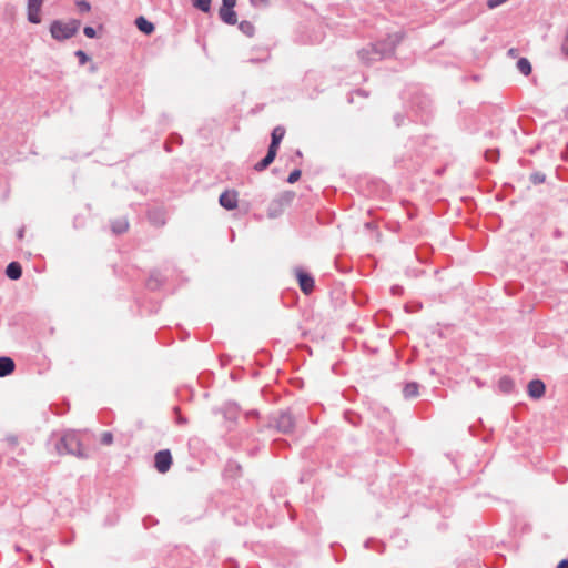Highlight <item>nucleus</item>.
<instances>
[{
	"label": "nucleus",
	"instance_id": "nucleus-18",
	"mask_svg": "<svg viewBox=\"0 0 568 568\" xmlns=\"http://www.w3.org/2000/svg\"><path fill=\"white\" fill-rule=\"evenodd\" d=\"M517 70L524 74V75H529L531 73V64L529 62V60L527 58H520L518 61H517Z\"/></svg>",
	"mask_w": 568,
	"mask_h": 568
},
{
	"label": "nucleus",
	"instance_id": "nucleus-21",
	"mask_svg": "<svg viewBox=\"0 0 568 568\" xmlns=\"http://www.w3.org/2000/svg\"><path fill=\"white\" fill-rule=\"evenodd\" d=\"M211 1L212 0H192V4L194 8L203 12H209L211 9Z\"/></svg>",
	"mask_w": 568,
	"mask_h": 568
},
{
	"label": "nucleus",
	"instance_id": "nucleus-30",
	"mask_svg": "<svg viewBox=\"0 0 568 568\" xmlns=\"http://www.w3.org/2000/svg\"><path fill=\"white\" fill-rule=\"evenodd\" d=\"M149 287L154 290L159 286V282L158 281H153V278L151 277L149 283H148Z\"/></svg>",
	"mask_w": 568,
	"mask_h": 568
},
{
	"label": "nucleus",
	"instance_id": "nucleus-14",
	"mask_svg": "<svg viewBox=\"0 0 568 568\" xmlns=\"http://www.w3.org/2000/svg\"><path fill=\"white\" fill-rule=\"evenodd\" d=\"M135 26L145 34H151L154 31V24L146 20L144 17L136 18Z\"/></svg>",
	"mask_w": 568,
	"mask_h": 568
},
{
	"label": "nucleus",
	"instance_id": "nucleus-9",
	"mask_svg": "<svg viewBox=\"0 0 568 568\" xmlns=\"http://www.w3.org/2000/svg\"><path fill=\"white\" fill-rule=\"evenodd\" d=\"M16 368L14 361L9 356H0V377L9 376Z\"/></svg>",
	"mask_w": 568,
	"mask_h": 568
},
{
	"label": "nucleus",
	"instance_id": "nucleus-20",
	"mask_svg": "<svg viewBox=\"0 0 568 568\" xmlns=\"http://www.w3.org/2000/svg\"><path fill=\"white\" fill-rule=\"evenodd\" d=\"M239 29L247 37H252L255 31L253 23L246 20L240 22Z\"/></svg>",
	"mask_w": 568,
	"mask_h": 568
},
{
	"label": "nucleus",
	"instance_id": "nucleus-39",
	"mask_svg": "<svg viewBox=\"0 0 568 568\" xmlns=\"http://www.w3.org/2000/svg\"><path fill=\"white\" fill-rule=\"evenodd\" d=\"M566 116L568 118V106H567V110H566Z\"/></svg>",
	"mask_w": 568,
	"mask_h": 568
},
{
	"label": "nucleus",
	"instance_id": "nucleus-28",
	"mask_svg": "<svg viewBox=\"0 0 568 568\" xmlns=\"http://www.w3.org/2000/svg\"><path fill=\"white\" fill-rule=\"evenodd\" d=\"M83 33L88 37V38H94L97 36V31L93 27H84L83 29Z\"/></svg>",
	"mask_w": 568,
	"mask_h": 568
},
{
	"label": "nucleus",
	"instance_id": "nucleus-17",
	"mask_svg": "<svg viewBox=\"0 0 568 568\" xmlns=\"http://www.w3.org/2000/svg\"><path fill=\"white\" fill-rule=\"evenodd\" d=\"M68 440H69L68 439V435H64L55 444L57 452L60 455H64V454H70L71 453V447L69 446V442Z\"/></svg>",
	"mask_w": 568,
	"mask_h": 568
},
{
	"label": "nucleus",
	"instance_id": "nucleus-5",
	"mask_svg": "<svg viewBox=\"0 0 568 568\" xmlns=\"http://www.w3.org/2000/svg\"><path fill=\"white\" fill-rule=\"evenodd\" d=\"M44 0H28L27 17L28 21L33 24L41 22L40 11Z\"/></svg>",
	"mask_w": 568,
	"mask_h": 568
},
{
	"label": "nucleus",
	"instance_id": "nucleus-19",
	"mask_svg": "<svg viewBox=\"0 0 568 568\" xmlns=\"http://www.w3.org/2000/svg\"><path fill=\"white\" fill-rule=\"evenodd\" d=\"M403 394L405 398H413L418 395V384L417 383H407L403 389Z\"/></svg>",
	"mask_w": 568,
	"mask_h": 568
},
{
	"label": "nucleus",
	"instance_id": "nucleus-11",
	"mask_svg": "<svg viewBox=\"0 0 568 568\" xmlns=\"http://www.w3.org/2000/svg\"><path fill=\"white\" fill-rule=\"evenodd\" d=\"M285 134V129L282 126H276L272 131V140L268 149H273V151L277 152L281 141L283 140Z\"/></svg>",
	"mask_w": 568,
	"mask_h": 568
},
{
	"label": "nucleus",
	"instance_id": "nucleus-13",
	"mask_svg": "<svg viewBox=\"0 0 568 568\" xmlns=\"http://www.w3.org/2000/svg\"><path fill=\"white\" fill-rule=\"evenodd\" d=\"M276 153L273 149H268L266 155L254 165V169L256 171L265 170L274 161Z\"/></svg>",
	"mask_w": 568,
	"mask_h": 568
},
{
	"label": "nucleus",
	"instance_id": "nucleus-4",
	"mask_svg": "<svg viewBox=\"0 0 568 568\" xmlns=\"http://www.w3.org/2000/svg\"><path fill=\"white\" fill-rule=\"evenodd\" d=\"M155 468L165 474L172 465V456L169 449L159 450L154 456Z\"/></svg>",
	"mask_w": 568,
	"mask_h": 568
},
{
	"label": "nucleus",
	"instance_id": "nucleus-12",
	"mask_svg": "<svg viewBox=\"0 0 568 568\" xmlns=\"http://www.w3.org/2000/svg\"><path fill=\"white\" fill-rule=\"evenodd\" d=\"M220 19L230 26H233L236 23V13L233 9H226V8H220L219 11Z\"/></svg>",
	"mask_w": 568,
	"mask_h": 568
},
{
	"label": "nucleus",
	"instance_id": "nucleus-3",
	"mask_svg": "<svg viewBox=\"0 0 568 568\" xmlns=\"http://www.w3.org/2000/svg\"><path fill=\"white\" fill-rule=\"evenodd\" d=\"M50 33L55 40H67L71 38V26L62 23L59 20H54L50 27Z\"/></svg>",
	"mask_w": 568,
	"mask_h": 568
},
{
	"label": "nucleus",
	"instance_id": "nucleus-26",
	"mask_svg": "<svg viewBox=\"0 0 568 568\" xmlns=\"http://www.w3.org/2000/svg\"><path fill=\"white\" fill-rule=\"evenodd\" d=\"M74 55L78 57L80 64H84L89 60L88 55L82 50L74 52Z\"/></svg>",
	"mask_w": 568,
	"mask_h": 568
},
{
	"label": "nucleus",
	"instance_id": "nucleus-10",
	"mask_svg": "<svg viewBox=\"0 0 568 568\" xmlns=\"http://www.w3.org/2000/svg\"><path fill=\"white\" fill-rule=\"evenodd\" d=\"M6 275L13 281L19 280L22 276V266L19 262H10L6 267Z\"/></svg>",
	"mask_w": 568,
	"mask_h": 568
},
{
	"label": "nucleus",
	"instance_id": "nucleus-31",
	"mask_svg": "<svg viewBox=\"0 0 568 568\" xmlns=\"http://www.w3.org/2000/svg\"><path fill=\"white\" fill-rule=\"evenodd\" d=\"M532 181H534L535 183H540V182H542V181H544V176H541V175H539V174H534V175H532Z\"/></svg>",
	"mask_w": 568,
	"mask_h": 568
},
{
	"label": "nucleus",
	"instance_id": "nucleus-33",
	"mask_svg": "<svg viewBox=\"0 0 568 568\" xmlns=\"http://www.w3.org/2000/svg\"><path fill=\"white\" fill-rule=\"evenodd\" d=\"M80 27V21L79 20H73V34H75V32L78 31Z\"/></svg>",
	"mask_w": 568,
	"mask_h": 568
},
{
	"label": "nucleus",
	"instance_id": "nucleus-27",
	"mask_svg": "<svg viewBox=\"0 0 568 568\" xmlns=\"http://www.w3.org/2000/svg\"><path fill=\"white\" fill-rule=\"evenodd\" d=\"M250 3L254 8H262V7H266L268 4V0H250Z\"/></svg>",
	"mask_w": 568,
	"mask_h": 568
},
{
	"label": "nucleus",
	"instance_id": "nucleus-7",
	"mask_svg": "<svg viewBox=\"0 0 568 568\" xmlns=\"http://www.w3.org/2000/svg\"><path fill=\"white\" fill-rule=\"evenodd\" d=\"M219 202L226 210L237 207V193L235 191H225L220 195Z\"/></svg>",
	"mask_w": 568,
	"mask_h": 568
},
{
	"label": "nucleus",
	"instance_id": "nucleus-8",
	"mask_svg": "<svg viewBox=\"0 0 568 568\" xmlns=\"http://www.w3.org/2000/svg\"><path fill=\"white\" fill-rule=\"evenodd\" d=\"M546 386L540 379H532L528 383V395L534 399H539L545 394Z\"/></svg>",
	"mask_w": 568,
	"mask_h": 568
},
{
	"label": "nucleus",
	"instance_id": "nucleus-36",
	"mask_svg": "<svg viewBox=\"0 0 568 568\" xmlns=\"http://www.w3.org/2000/svg\"><path fill=\"white\" fill-rule=\"evenodd\" d=\"M33 559L32 555L31 554H27V561L28 562H31Z\"/></svg>",
	"mask_w": 568,
	"mask_h": 568
},
{
	"label": "nucleus",
	"instance_id": "nucleus-15",
	"mask_svg": "<svg viewBox=\"0 0 568 568\" xmlns=\"http://www.w3.org/2000/svg\"><path fill=\"white\" fill-rule=\"evenodd\" d=\"M111 227H112V232L114 234H122V233L128 231L129 222L124 217L118 219V220L112 222Z\"/></svg>",
	"mask_w": 568,
	"mask_h": 568
},
{
	"label": "nucleus",
	"instance_id": "nucleus-23",
	"mask_svg": "<svg viewBox=\"0 0 568 568\" xmlns=\"http://www.w3.org/2000/svg\"><path fill=\"white\" fill-rule=\"evenodd\" d=\"M485 156L488 161H497L498 159V151L497 150H487L485 153Z\"/></svg>",
	"mask_w": 568,
	"mask_h": 568
},
{
	"label": "nucleus",
	"instance_id": "nucleus-22",
	"mask_svg": "<svg viewBox=\"0 0 568 568\" xmlns=\"http://www.w3.org/2000/svg\"><path fill=\"white\" fill-rule=\"evenodd\" d=\"M300 178H301V170L295 169V170H293V171L290 173V175H288V178H287V182H288V183H291V184H293V183H295L296 181H298V179H300Z\"/></svg>",
	"mask_w": 568,
	"mask_h": 568
},
{
	"label": "nucleus",
	"instance_id": "nucleus-25",
	"mask_svg": "<svg viewBox=\"0 0 568 568\" xmlns=\"http://www.w3.org/2000/svg\"><path fill=\"white\" fill-rule=\"evenodd\" d=\"M113 442V436L111 433L109 432H105L102 434V437H101V443L104 444V445H110L112 444Z\"/></svg>",
	"mask_w": 568,
	"mask_h": 568
},
{
	"label": "nucleus",
	"instance_id": "nucleus-24",
	"mask_svg": "<svg viewBox=\"0 0 568 568\" xmlns=\"http://www.w3.org/2000/svg\"><path fill=\"white\" fill-rule=\"evenodd\" d=\"M77 7L79 8V10L81 12H88L90 10V3L84 1V0H81V1H77Z\"/></svg>",
	"mask_w": 568,
	"mask_h": 568
},
{
	"label": "nucleus",
	"instance_id": "nucleus-29",
	"mask_svg": "<svg viewBox=\"0 0 568 568\" xmlns=\"http://www.w3.org/2000/svg\"><path fill=\"white\" fill-rule=\"evenodd\" d=\"M235 4H236V0H222L221 8L234 9Z\"/></svg>",
	"mask_w": 568,
	"mask_h": 568
},
{
	"label": "nucleus",
	"instance_id": "nucleus-6",
	"mask_svg": "<svg viewBox=\"0 0 568 568\" xmlns=\"http://www.w3.org/2000/svg\"><path fill=\"white\" fill-rule=\"evenodd\" d=\"M296 277L303 293L310 294L314 290V278L301 268H296Z\"/></svg>",
	"mask_w": 568,
	"mask_h": 568
},
{
	"label": "nucleus",
	"instance_id": "nucleus-38",
	"mask_svg": "<svg viewBox=\"0 0 568 568\" xmlns=\"http://www.w3.org/2000/svg\"><path fill=\"white\" fill-rule=\"evenodd\" d=\"M16 550H17V551H20V550H21V548H20L19 546H16Z\"/></svg>",
	"mask_w": 568,
	"mask_h": 568
},
{
	"label": "nucleus",
	"instance_id": "nucleus-1",
	"mask_svg": "<svg viewBox=\"0 0 568 568\" xmlns=\"http://www.w3.org/2000/svg\"><path fill=\"white\" fill-rule=\"evenodd\" d=\"M402 39L403 34L399 32L389 34L386 40L369 44L368 47L359 50L358 57L366 64L382 60L394 52L395 47L402 41Z\"/></svg>",
	"mask_w": 568,
	"mask_h": 568
},
{
	"label": "nucleus",
	"instance_id": "nucleus-2",
	"mask_svg": "<svg viewBox=\"0 0 568 568\" xmlns=\"http://www.w3.org/2000/svg\"><path fill=\"white\" fill-rule=\"evenodd\" d=\"M272 425L281 433L288 434L295 426V417L290 410L280 412L272 418Z\"/></svg>",
	"mask_w": 568,
	"mask_h": 568
},
{
	"label": "nucleus",
	"instance_id": "nucleus-37",
	"mask_svg": "<svg viewBox=\"0 0 568 568\" xmlns=\"http://www.w3.org/2000/svg\"><path fill=\"white\" fill-rule=\"evenodd\" d=\"M179 422H180V423H185L186 420H185L184 418L180 417V418H179Z\"/></svg>",
	"mask_w": 568,
	"mask_h": 568
},
{
	"label": "nucleus",
	"instance_id": "nucleus-35",
	"mask_svg": "<svg viewBox=\"0 0 568 568\" xmlns=\"http://www.w3.org/2000/svg\"><path fill=\"white\" fill-rule=\"evenodd\" d=\"M23 233H24V230L20 229L19 232H18V237L22 239L23 237Z\"/></svg>",
	"mask_w": 568,
	"mask_h": 568
},
{
	"label": "nucleus",
	"instance_id": "nucleus-16",
	"mask_svg": "<svg viewBox=\"0 0 568 568\" xmlns=\"http://www.w3.org/2000/svg\"><path fill=\"white\" fill-rule=\"evenodd\" d=\"M499 390L504 394H510L515 388V383L508 376H504L498 382Z\"/></svg>",
	"mask_w": 568,
	"mask_h": 568
},
{
	"label": "nucleus",
	"instance_id": "nucleus-32",
	"mask_svg": "<svg viewBox=\"0 0 568 568\" xmlns=\"http://www.w3.org/2000/svg\"><path fill=\"white\" fill-rule=\"evenodd\" d=\"M557 568H568V560L564 559L558 564Z\"/></svg>",
	"mask_w": 568,
	"mask_h": 568
},
{
	"label": "nucleus",
	"instance_id": "nucleus-34",
	"mask_svg": "<svg viewBox=\"0 0 568 568\" xmlns=\"http://www.w3.org/2000/svg\"><path fill=\"white\" fill-rule=\"evenodd\" d=\"M516 53H517V50H516V49H514V48H511V49H509V50H508V55H510V57H513V58H515V57H516Z\"/></svg>",
	"mask_w": 568,
	"mask_h": 568
}]
</instances>
